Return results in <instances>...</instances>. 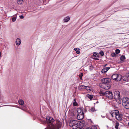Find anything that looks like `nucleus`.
Masks as SVG:
<instances>
[{"label":"nucleus","mask_w":129,"mask_h":129,"mask_svg":"<svg viewBox=\"0 0 129 129\" xmlns=\"http://www.w3.org/2000/svg\"><path fill=\"white\" fill-rule=\"evenodd\" d=\"M46 122L48 125V129H50V126L53 125V122L55 121V120L53 118L49 116L46 117Z\"/></svg>","instance_id":"obj_1"},{"label":"nucleus","mask_w":129,"mask_h":129,"mask_svg":"<svg viewBox=\"0 0 129 129\" xmlns=\"http://www.w3.org/2000/svg\"><path fill=\"white\" fill-rule=\"evenodd\" d=\"M70 120V121L69 123V125L73 129H76L78 127V121L74 119Z\"/></svg>","instance_id":"obj_2"},{"label":"nucleus","mask_w":129,"mask_h":129,"mask_svg":"<svg viewBox=\"0 0 129 129\" xmlns=\"http://www.w3.org/2000/svg\"><path fill=\"white\" fill-rule=\"evenodd\" d=\"M122 105L125 108L129 109V99L128 98H124L122 99Z\"/></svg>","instance_id":"obj_3"},{"label":"nucleus","mask_w":129,"mask_h":129,"mask_svg":"<svg viewBox=\"0 0 129 129\" xmlns=\"http://www.w3.org/2000/svg\"><path fill=\"white\" fill-rule=\"evenodd\" d=\"M114 97L117 101H118L119 104H121V98L120 97V92L118 91H115L114 94Z\"/></svg>","instance_id":"obj_4"},{"label":"nucleus","mask_w":129,"mask_h":129,"mask_svg":"<svg viewBox=\"0 0 129 129\" xmlns=\"http://www.w3.org/2000/svg\"><path fill=\"white\" fill-rule=\"evenodd\" d=\"M62 125V123L59 120H57L55 125L53 124L50 126V129H59L61 127Z\"/></svg>","instance_id":"obj_5"},{"label":"nucleus","mask_w":129,"mask_h":129,"mask_svg":"<svg viewBox=\"0 0 129 129\" xmlns=\"http://www.w3.org/2000/svg\"><path fill=\"white\" fill-rule=\"evenodd\" d=\"M112 78L113 80L117 81H120L122 78V76L117 74H113L112 76Z\"/></svg>","instance_id":"obj_6"},{"label":"nucleus","mask_w":129,"mask_h":129,"mask_svg":"<svg viewBox=\"0 0 129 129\" xmlns=\"http://www.w3.org/2000/svg\"><path fill=\"white\" fill-rule=\"evenodd\" d=\"M116 114L115 116L116 118L119 121H121L122 119V116L123 115V113L119 112V111L117 110L116 111Z\"/></svg>","instance_id":"obj_7"},{"label":"nucleus","mask_w":129,"mask_h":129,"mask_svg":"<svg viewBox=\"0 0 129 129\" xmlns=\"http://www.w3.org/2000/svg\"><path fill=\"white\" fill-rule=\"evenodd\" d=\"M76 110H75V111L73 110H71L70 112H69V115L70 116V119H74L76 117V116H75Z\"/></svg>","instance_id":"obj_8"},{"label":"nucleus","mask_w":129,"mask_h":129,"mask_svg":"<svg viewBox=\"0 0 129 129\" xmlns=\"http://www.w3.org/2000/svg\"><path fill=\"white\" fill-rule=\"evenodd\" d=\"M105 96L107 97L110 99H113V96L112 92L109 91H105Z\"/></svg>","instance_id":"obj_9"},{"label":"nucleus","mask_w":129,"mask_h":129,"mask_svg":"<svg viewBox=\"0 0 129 129\" xmlns=\"http://www.w3.org/2000/svg\"><path fill=\"white\" fill-rule=\"evenodd\" d=\"M102 83L101 84H110V83L111 81V79L108 78H103L102 80Z\"/></svg>","instance_id":"obj_10"},{"label":"nucleus","mask_w":129,"mask_h":129,"mask_svg":"<svg viewBox=\"0 0 129 129\" xmlns=\"http://www.w3.org/2000/svg\"><path fill=\"white\" fill-rule=\"evenodd\" d=\"M100 86L102 88L108 90L109 89L110 87V84H101L100 85Z\"/></svg>","instance_id":"obj_11"},{"label":"nucleus","mask_w":129,"mask_h":129,"mask_svg":"<svg viewBox=\"0 0 129 129\" xmlns=\"http://www.w3.org/2000/svg\"><path fill=\"white\" fill-rule=\"evenodd\" d=\"M118 110H115L111 111L110 112L109 114H108V115L107 116V118L110 120H111V119L108 117V116H111L112 118L114 117V115H116V111H117Z\"/></svg>","instance_id":"obj_12"},{"label":"nucleus","mask_w":129,"mask_h":129,"mask_svg":"<svg viewBox=\"0 0 129 129\" xmlns=\"http://www.w3.org/2000/svg\"><path fill=\"white\" fill-rule=\"evenodd\" d=\"M84 118V114H78L77 118V119L81 120L82 119Z\"/></svg>","instance_id":"obj_13"},{"label":"nucleus","mask_w":129,"mask_h":129,"mask_svg":"<svg viewBox=\"0 0 129 129\" xmlns=\"http://www.w3.org/2000/svg\"><path fill=\"white\" fill-rule=\"evenodd\" d=\"M78 114H83L84 113L82 109L81 108H78L77 110Z\"/></svg>","instance_id":"obj_14"},{"label":"nucleus","mask_w":129,"mask_h":129,"mask_svg":"<svg viewBox=\"0 0 129 129\" xmlns=\"http://www.w3.org/2000/svg\"><path fill=\"white\" fill-rule=\"evenodd\" d=\"M110 68L109 67H106L103 69L101 71V72L103 73H106Z\"/></svg>","instance_id":"obj_15"},{"label":"nucleus","mask_w":129,"mask_h":129,"mask_svg":"<svg viewBox=\"0 0 129 129\" xmlns=\"http://www.w3.org/2000/svg\"><path fill=\"white\" fill-rule=\"evenodd\" d=\"M99 94L101 96H105V92H104L102 90H100L99 92Z\"/></svg>","instance_id":"obj_16"},{"label":"nucleus","mask_w":129,"mask_h":129,"mask_svg":"<svg viewBox=\"0 0 129 129\" xmlns=\"http://www.w3.org/2000/svg\"><path fill=\"white\" fill-rule=\"evenodd\" d=\"M21 43L20 39L19 38H17L16 41V44L18 45H20Z\"/></svg>","instance_id":"obj_17"},{"label":"nucleus","mask_w":129,"mask_h":129,"mask_svg":"<svg viewBox=\"0 0 129 129\" xmlns=\"http://www.w3.org/2000/svg\"><path fill=\"white\" fill-rule=\"evenodd\" d=\"M70 18L69 16H67L64 19V22H68L70 20Z\"/></svg>","instance_id":"obj_18"},{"label":"nucleus","mask_w":129,"mask_h":129,"mask_svg":"<svg viewBox=\"0 0 129 129\" xmlns=\"http://www.w3.org/2000/svg\"><path fill=\"white\" fill-rule=\"evenodd\" d=\"M18 102L19 104L21 105H23L24 103L23 100L21 99H19L18 100Z\"/></svg>","instance_id":"obj_19"},{"label":"nucleus","mask_w":129,"mask_h":129,"mask_svg":"<svg viewBox=\"0 0 129 129\" xmlns=\"http://www.w3.org/2000/svg\"><path fill=\"white\" fill-rule=\"evenodd\" d=\"M85 89L88 91H90L91 90V87L88 86H86Z\"/></svg>","instance_id":"obj_20"},{"label":"nucleus","mask_w":129,"mask_h":129,"mask_svg":"<svg viewBox=\"0 0 129 129\" xmlns=\"http://www.w3.org/2000/svg\"><path fill=\"white\" fill-rule=\"evenodd\" d=\"M119 125V123L118 122H116L115 125V128L116 129H119L118 126Z\"/></svg>","instance_id":"obj_21"},{"label":"nucleus","mask_w":129,"mask_h":129,"mask_svg":"<svg viewBox=\"0 0 129 129\" xmlns=\"http://www.w3.org/2000/svg\"><path fill=\"white\" fill-rule=\"evenodd\" d=\"M125 59V57L124 56L122 55L120 57V60L123 61H124Z\"/></svg>","instance_id":"obj_22"},{"label":"nucleus","mask_w":129,"mask_h":129,"mask_svg":"<svg viewBox=\"0 0 129 129\" xmlns=\"http://www.w3.org/2000/svg\"><path fill=\"white\" fill-rule=\"evenodd\" d=\"M87 97L90 99V100H92L93 98V96L92 95H90L89 94H87Z\"/></svg>","instance_id":"obj_23"},{"label":"nucleus","mask_w":129,"mask_h":129,"mask_svg":"<svg viewBox=\"0 0 129 129\" xmlns=\"http://www.w3.org/2000/svg\"><path fill=\"white\" fill-rule=\"evenodd\" d=\"M86 86H84L83 85H81L80 86V89H85Z\"/></svg>","instance_id":"obj_24"},{"label":"nucleus","mask_w":129,"mask_h":129,"mask_svg":"<svg viewBox=\"0 0 129 129\" xmlns=\"http://www.w3.org/2000/svg\"><path fill=\"white\" fill-rule=\"evenodd\" d=\"M90 111H91V112L95 111H96L95 108L94 107H92L90 109Z\"/></svg>","instance_id":"obj_25"},{"label":"nucleus","mask_w":129,"mask_h":129,"mask_svg":"<svg viewBox=\"0 0 129 129\" xmlns=\"http://www.w3.org/2000/svg\"><path fill=\"white\" fill-rule=\"evenodd\" d=\"M93 55L95 57H98L99 56V54L96 52H94L93 53Z\"/></svg>","instance_id":"obj_26"},{"label":"nucleus","mask_w":129,"mask_h":129,"mask_svg":"<svg viewBox=\"0 0 129 129\" xmlns=\"http://www.w3.org/2000/svg\"><path fill=\"white\" fill-rule=\"evenodd\" d=\"M120 50L118 49H117L115 50V52L117 54L119 53H120Z\"/></svg>","instance_id":"obj_27"},{"label":"nucleus","mask_w":129,"mask_h":129,"mask_svg":"<svg viewBox=\"0 0 129 129\" xmlns=\"http://www.w3.org/2000/svg\"><path fill=\"white\" fill-rule=\"evenodd\" d=\"M89 68L90 70H92L93 69V66L92 65L90 66H89Z\"/></svg>","instance_id":"obj_28"},{"label":"nucleus","mask_w":129,"mask_h":129,"mask_svg":"<svg viewBox=\"0 0 129 129\" xmlns=\"http://www.w3.org/2000/svg\"><path fill=\"white\" fill-rule=\"evenodd\" d=\"M73 105L74 106H76L78 105V104L76 102V101H75V102H74L73 103Z\"/></svg>","instance_id":"obj_29"},{"label":"nucleus","mask_w":129,"mask_h":129,"mask_svg":"<svg viewBox=\"0 0 129 129\" xmlns=\"http://www.w3.org/2000/svg\"><path fill=\"white\" fill-rule=\"evenodd\" d=\"M99 53L100 54V55L102 56H103L104 55V53L103 52V51H100V52Z\"/></svg>","instance_id":"obj_30"},{"label":"nucleus","mask_w":129,"mask_h":129,"mask_svg":"<svg viewBox=\"0 0 129 129\" xmlns=\"http://www.w3.org/2000/svg\"><path fill=\"white\" fill-rule=\"evenodd\" d=\"M23 1L18 0L17 3L19 5H21L22 4Z\"/></svg>","instance_id":"obj_31"},{"label":"nucleus","mask_w":129,"mask_h":129,"mask_svg":"<svg viewBox=\"0 0 129 129\" xmlns=\"http://www.w3.org/2000/svg\"><path fill=\"white\" fill-rule=\"evenodd\" d=\"M112 56L113 57H114L116 56V54L114 53H112L111 54Z\"/></svg>","instance_id":"obj_32"},{"label":"nucleus","mask_w":129,"mask_h":129,"mask_svg":"<svg viewBox=\"0 0 129 129\" xmlns=\"http://www.w3.org/2000/svg\"><path fill=\"white\" fill-rule=\"evenodd\" d=\"M83 73H81V74L80 75H79V77L80 78V79H82V76H83Z\"/></svg>","instance_id":"obj_33"},{"label":"nucleus","mask_w":129,"mask_h":129,"mask_svg":"<svg viewBox=\"0 0 129 129\" xmlns=\"http://www.w3.org/2000/svg\"><path fill=\"white\" fill-rule=\"evenodd\" d=\"M16 18L15 17H13L12 18V20L13 22H14L15 21Z\"/></svg>","instance_id":"obj_34"},{"label":"nucleus","mask_w":129,"mask_h":129,"mask_svg":"<svg viewBox=\"0 0 129 129\" xmlns=\"http://www.w3.org/2000/svg\"><path fill=\"white\" fill-rule=\"evenodd\" d=\"M19 17L21 19L24 18V17L22 15L20 16Z\"/></svg>","instance_id":"obj_35"},{"label":"nucleus","mask_w":129,"mask_h":129,"mask_svg":"<svg viewBox=\"0 0 129 129\" xmlns=\"http://www.w3.org/2000/svg\"><path fill=\"white\" fill-rule=\"evenodd\" d=\"M80 52L79 50H77L76 51V53L77 54H80Z\"/></svg>","instance_id":"obj_36"},{"label":"nucleus","mask_w":129,"mask_h":129,"mask_svg":"<svg viewBox=\"0 0 129 129\" xmlns=\"http://www.w3.org/2000/svg\"><path fill=\"white\" fill-rule=\"evenodd\" d=\"M92 129H97V128L96 126H94L92 127V128H91Z\"/></svg>","instance_id":"obj_37"},{"label":"nucleus","mask_w":129,"mask_h":129,"mask_svg":"<svg viewBox=\"0 0 129 129\" xmlns=\"http://www.w3.org/2000/svg\"><path fill=\"white\" fill-rule=\"evenodd\" d=\"M74 50L75 51H77V48H74Z\"/></svg>","instance_id":"obj_38"},{"label":"nucleus","mask_w":129,"mask_h":129,"mask_svg":"<svg viewBox=\"0 0 129 129\" xmlns=\"http://www.w3.org/2000/svg\"><path fill=\"white\" fill-rule=\"evenodd\" d=\"M74 102H75V101H76V99L75 98L74 99Z\"/></svg>","instance_id":"obj_39"},{"label":"nucleus","mask_w":129,"mask_h":129,"mask_svg":"<svg viewBox=\"0 0 129 129\" xmlns=\"http://www.w3.org/2000/svg\"><path fill=\"white\" fill-rule=\"evenodd\" d=\"M79 129H84V128H80Z\"/></svg>","instance_id":"obj_40"},{"label":"nucleus","mask_w":129,"mask_h":129,"mask_svg":"<svg viewBox=\"0 0 129 129\" xmlns=\"http://www.w3.org/2000/svg\"><path fill=\"white\" fill-rule=\"evenodd\" d=\"M1 52H0V57H1Z\"/></svg>","instance_id":"obj_41"},{"label":"nucleus","mask_w":129,"mask_h":129,"mask_svg":"<svg viewBox=\"0 0 129 129\" xmlns=\"http://www.w3.org/2000/svg\"><path fill=\"white\" fill-rule=\"evenodd\" d=\"M85 111H87V110H86V109H85Z\"/></svg>","instance_id":"obj_42"},{"label":"nucleus","mask_w":129,"mask_h":129,"mask_svg":"<svg viewBox=\"0 0 129 129\" xmlns=\"http://www.w3.org/2000/svg\"><path fill=\"white\" fill-rule=\"evenodd\" d=\"M128 125L129 126V122L128 123Z\"/></svg>","instance_id":"obj_43"},{"label":"nucleus","mask_w":129,"mask_h":129,"mask_svg":"<svg viewBox=\"0 0 129 129\" xmlns=\"http://www.w3.org/2000/svg\"><path fill=\"white\" fill-rule=\"evenodd\" d=\"M128 76L129 77V73H128Z\"/></svg>","instance_id":"obj_44"},{"label":"nucleus","mask_w":129,"mask_h":129,"mask_svg":"<svg viewBox=\"0 0 129 129\" xmlns=\"http://www.w3.org/2000/svg\"><path fill=\"white\" fill-rule=\"evenodd\" d=\"M98 59H97V60H98Z\"/></svg>","instance_id":"obj_45"}]
</instances>
